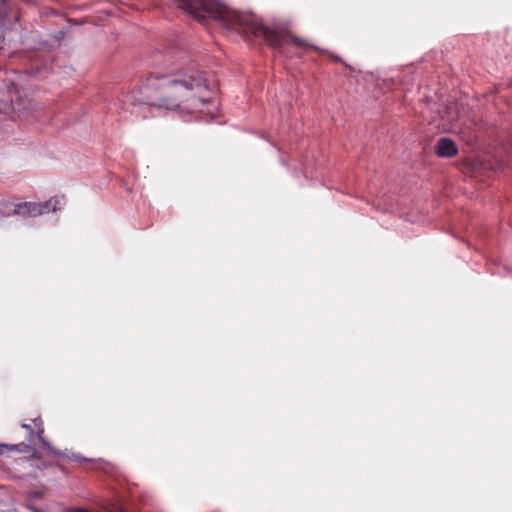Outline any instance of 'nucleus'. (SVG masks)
<instances>
[{"label": "nucleus", "instance_id": "7ed1b4c3", "mask_svg": "<svg viewBox=\"0 0 512 512\" xmlns=\"http://www.w3.org/2000/svg\"><path fill=\"white\" fill-rule=\"evenodd\" d=\"M64 204V197L57 196L40 203L23 202L15 205L13 214L23 217H36L49 212H56L60 210Z\"/></svg>", "mask_w": 512, "mask_h": 512}, {"label": "nucleus", "instance_id": "1a4fd4ad", "mask_svg": "<svg viewBox=\"0 0 512 512\" xmlns=\"http://www.w3.org/2000/svg\"><path fill=\"white\" fill-rule=\"evenodd\" d=\"M32 495L34 497H40L41 496V492L40 491H35V492L32 493Z\"/></svg>", "mask_w": 512, "mask_h": 512}, {"label": "nucleus", "instance_id": "39448f33", "mask_svg": "<svg viewBox=\"0 0 512 512\" xmlns=\"http://www.w3.org/2000/svg\"><path fill=\"white\" fill-rule=\"evenodd\" d=\"M10 6L9 3L1 0L0 1V24L5 25L7 22H10Z\"/></svg>", "mask_w": 512, "mask_h": 512}, {"label": "nucleus", "instance_id": "0eeeda50", "mask_svg": "<svg viewBox=\"0 0 512 512\" xmlns=\"http://www.w3.org/2000/svg\"><path fill=\"white\" fill-rule=\"evenodd\" d=\"M0 447L7 448V449H9L11 451L23 452V451H26L25 448L28 447V445H25L23 443L13 444V445L0 444Z\"/></svg>", "mask_w": 512, "mask_h": 512}, {"label": "nucleus", "instance_id": "6e6552de", "mask_svg": "<svg viewBox=\"0 0 512 512\" xmlns=\"http://www.w3.org/2000/svg\"><path fill=\"white\" fill-rule=\"evenodd\" d=\"M21 427L28 432V440L31 442L34 439V430L30 424L23 423Z\"/></svg>", "mask_w": 512, "mask_h": 512}, {"label": "nucleus", "instance_id": "423d86ee", "mask_svg": "<svg viewBox=\"0 0 512 512\" xmlns=\"http://www.w3.org/2000/svg\"><path fill=\"white\" fill-rule=\"evenodd\" d=\"M43 433H44L43 429L38 430L37 433H36L37 437L39 438V440H40V442L42 444V447L47 449L49 452H51L54 455H58V456L62 455V453L60 451L54 449L51 446V444L45 439Z\"/></svg>", "mask_w": 512, "mask_h": 512}, {"label": "nucleus", "instance_id": "f257e3e1", "mask_svg": "<svg viewBox=\"0 0 512 512\" xmlns=\"http://www.w3.org/2000/svg\"><path fill=\"white\" fill-rule=\"evenodd\" d=\"M208 90L206 79L192 68L150 75L140 86L144 104L165 109L198 108L206 102L203 92Z\"/></svg>", "mask_w": 512, "mask_h": 512}, {"label": "nucleus", "instance_id": "20e7f679", "mask_svg": "<svg viewBox=\"0 0 512 512\" xmlns=\"http://www.w3.org/2000/svg\"><path fill=\"white\" fill-rule=\"evenodd\" d=\"M435 153L441 158H452L458 154V147L451 138L443 137L437 141Z\"/></svg>", "mask_w": 512, "mask_h": 512}, {"label": "nucleus", "instance_id": "9d476101", "mask_svg": "<svg viewBox=\"0 0 512 512\" xmlns=\"http://www.w3.org/2000/svg\"><path fill=\"white\" fill-rule=\"evenodd\" d=\"M32 512H42L39 508L36 507H30Z\"/></svg>", "mask_w": 512, "mask_h": 512}, {"label": "nucleus", "instance_id": "9b49d317", "mask_svg": "<svg viewBox=\"0 0 512 512\" xmlns=\"http://www.w3.org/2000/svg\"><path fill=\"white\" fill-rule=\"evenodd\" d=\"M13 19H14V22H18V21H19V19H20V16H19V15H16V16H14V18H13Z\"/></svg>", "mask_w": 512, "mask_h": 512}, {"label": "nucleus", "instance_id": "f03ea898", "mask_svg": "<svg viewBox=\"0 0 512 512\" xmlns=\"http://www.w3.org/2000/svg\"><path fill=\"white\" fill-rule=\"evenodd\" d=\"M173 2L198 20L212 18L220 21L228 30L244 35L263 36L276 49L282 48L288 42L299 47L307 45L303 39L291 35L288 31H276L262 24L255 15L235 11L220 0H173Z\"/></svg>", "mask_w": 512, "mask_h": 512}]
</instances>
